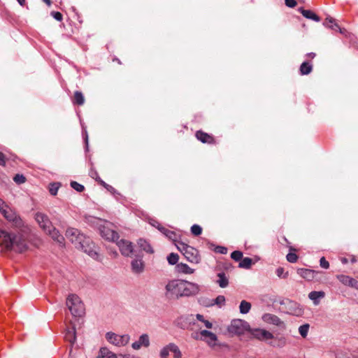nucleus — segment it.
<instances>
[{"label": "nucleus", "instance_id": "obj_1", "mask_svg": "<svg viewBox=\"0 0 358 358\" xmlns=\"http://www.w3.org/2000/svg\"><path fill=\"white\" fill-rule=\"evenodd\" d=\"M0 246L6 250L19 253L28 249L27 239L22 233H10L5 230H0Z\"/></svg>", "mask_w": 358, "mask_h": 358}, {"label": "nucleus", "instance_id": "obj_2", "mask_svg": "<svg viewBox=\"0 0 358 358\" xmlns=\"http://www.w3.org/2000/svg\"><path fill=\"white\" fill-rule=\"evenodd\" d=\"M66 238L77 248L90 256L95 258L98 255L93 250L94 245L89 237H86L83 234L76 228H69L66 231Z\"/></svg>", "mask_w": 358, "mask_h": 358}, {"label": "nucleus", "instance_id": "obj_3", "mask_svg": "<svg viewBox=\"0 0 358 358\" xmlns=\"http://www.w3.org/2000/svg\"><path fill=\"white\" fill-rule=\"evenodd\" d=\"M176 246L189 262L193 264H198L200 262L201 257L199 254V251L196 248L188 245L182 241L176 243Z\"/></svg>", "mask_w": 358, "mask_h": 358}, {"label": "nucleus", "instance_id": "obj_4", "mask_svg": "<svg viewBox=\"0 0 358 358\" xmlns=\"http://www.w3.org/2000/svg\"><path fill=\"white\" fill-rule=\"evenodd\" d=\"M66 306L74 317H81L85 313V306L76 294H70L66 299Z\"/></svg>", "mask_w": 358, "mask_h": 358}, {"label": "nucleus", "instance_id": "obj_5", "mask_svg": "<svg viewBox=\"0 0 358 358\" xmlns=\"http://www.w3.org/2000/svg\"><path fill=\"white\" fill-rule=\"evenodd\" d=\"M182 280H170L165 287V296L169 299H178L182 297Z\"/></svg>", "mask_w": 358, "mask_h": 358}, {"label": "nucleus", "instance_id": "obj_6", "mask_svg": "<svg viewBox=\"0 0 358 358\" xmlns=\"http://www.w3.org/2000/svg\"><path fill=\"white\" fill-rule=\"evenodd\" d=\"M296 273L306 280L313 282H320L323 275V272L322 271L303 268H298Z\"/></svg>", "mask_w": 358, "mask_h": 358}, {"label": "nucleus", "instance_id": "obj_7", "mask_svg": "<svg viewBox=\"0 0 358 358\" xmlns=\"http://www.w3.org/2000/svg\"><path fill=\"white\" fill-rule=\"evenodd\" d=\"M106 338L110 343L115 346L122 347L127 345L130 337L127 334L119 335L113 332H108L106 334Z\"/></svg>", "mask_w": 358, "mask_h": 358}, {"label": "nucleus", "instance_id": "obj_8", "mask_svg": "<svg viewBox=\"0 0 358 358\" xmlns=\"http://www.w3.org/2000/svg\"><path fill=\"white\" fill-rule=\"evenodd\" d=\"M249 327L250 326L247 322L236 319L231 321V324L228 327V331L231 334L241 335L248 330Z\"/></svg>", "mask_w": 358, "mask_h": 358}, {"label": "nucleus", "instance_id": "obj_9", "mask_svg": "<svg viewBox=\"0 0 358 358\" xmlns=\"http://www.w3.org/2000/svg\"><path fill=\"white\" fill-rule=\"evenodd\" d=\"M199 291L200 287L199 285L182 280V297L195 296Z\"/></svg>", "mask_w": 358, "mask_h": 358}, {"label": "nucleus", "instance_id": "obj_10", "mask_svg": "<svg viewBox=\"0 0 358 358\" xmlns=\"http://www.w3.org/2000/svg\"><path fill=\"white\" fill-rule=\"evenodd\" d=\"M1 214L8 222H12L15 226L20 227L22 224L20 217L8 206H6V208L3 209Z\"/></svg>", "mask_w": 358, "mask_h": 358}, {"label": "nucleus", "instance_id": "obj_11", "mask_svg": "<svg viewBox=\"0 0 358 358\" xmlns=\"http://www.w3.org/2000/svg\"><path fill=\"white\" fill-rule=\"evenodd\" d=\"M35 218L40 227L45 232L49 230V229L52 228L53 225L46 215L41 213H37Z\"/></svg>", "mask_w": 358, "mask_h": 358}, {"label": "nucleus", "instance_id": "obj_12", "mask_svg": "<svg viewBox=\"0 0 358 358\" xmlns=\"http://www.w3.org/2000/svg\"><path fill=\"white\" fill-rule=\"evenodd\" d=\"M117 244L122 255L127 257H130L132 255L134 252V247L131 242L122 239L118 241Z\"/></svg>", "mask_w": 358, "mask_h": 358}, {"label": "nucleus", "instance_id": "obj_13", "mask_svg": "<svg viewBox=\"0 0 358 358\" xmlns=\"http://www.w3.org/2000/svg\"><path fill=\"white\" fill-rule=\"evenodd\" d=\"M196 138L203 143L215 144L216 141L213 136L208 134L201 130H199L195 134Z\"/></svg>", "mask_w": 358, "mask_h": 358}, {"label": "nucleus", "instance_id": "obj_14", "mask_svg": "<svg viewBox=\"0 0 358 358\" xmlns=\"http://www.w3.org/2000/svg\"><path fill=\"white\" fill-rule=\"evenodd\" d=\"M200 334L202 337L201 339L206 342L208 345H215L217 337L215 334L208 330H201Z\"/></svg>", "mask_w": 358, "mask_h": 358}, {"label": "nucleus", "instance_id": "obj_15", "mask_svg": "<svg viewBox=\"0 0 358 358\" xmlns=\"http://www.w3.org/2000/svg\"><path fill=\"white\" fill-rule=\"evenodd\" d=\"M254 338L261 341H267L273 338V335L265 329H254L252 331Z\"/></svg>", "mask_w": 358, "mask_h": 358}, {"label": "nucleus", "instance_id": "obj_16", "mask_svg": "<svg viewBox=\"0 0 358 358\" xmlns=\"http://www.w3.org/2000/svg\"><path fill=\"white\" fill-rule=\"evenodd\" d=\"M150 346V338L147 334H142L138 341L132 343L131 347L134 350H139L141 347L148 348Z\"/></svg>", "mask_w": 358, "mask_h": 358}, {"label": "nucleus", "instance_id": "obj_17", "mask_svg": "<svg viewBox=\"0 0 358 358\" xmlns=\"http://www.w3.org/2000/svg\"><path fill=\"white\" fill-rule=\"evenodd\" d=\"M338 280L345 285L353 287L358 290V280L348 275H337Z\"/></svg>", "mask_w": 358, "mask_h": 358}, {"label": "nucleus", "instance_id": "obj_18", "mask_svg": "<svg viewBox=\"0 0 358 358\" xmlns=\"http://www.w3.org/2000/svg\"><path fill=\"white\" fill-rule=\"evenodd\" d=\"M263 320L267 323L272 324L278 327L285 328V323L276 315L273 314H265L263 316Z\"/></svg>", "mask_w": 358, "mask_h": 358}, {"label": "nucleus", "instance_id": "obj_19", "mask_svg": "<svg viewBox=\"0 0 358 358\" xmlns=\"http://www.w3.org/2000/svg\"><path fill=\"white\" fill-rule=\"evenodd\" d=\"M131 269L134 273H141L144 270V262L142 260V256H137V258L132 260Z\"/></svg>", "mask_w": 358, "mask_h": 358}, {"label": "nucleus", "instance_id": "obj_20", "mask_svg": "<svg viewBox=\"0 0 358 358\" xmlns=\"http://www.w3.org/2000/svg\"><path fill=\"white\" fill-rule=\"evenodd\" d=\"M48 234L55 241L57 242L60 245L64 244V237L59 234V231L52 226V228L49 229L45 232Z\"/></svg>", "mask_w": 358, "mask_h": 358}, {"label": "nucleus", "instance_id": "obj_21", "mask_svg": "<svg viewBox=\"0 0 358 358\" xmlns=\"http://www.w3.org/2000/svg\"><path fill=\"white\" fill-rule=\"evenodd\" d=\"M101 233L103 237L109 241H117L119 238L118 234L116 231L109 229L103 228V229L101 231Z\"/></svg>", "mask_w": 358, "mask_h": 358}, {"label": "nucleus", "instance_id": "obj_22", "mask_svg": "<svg viewBox=\"0 0 358 358\" xmlns=\"http://www.w3.org/2000/svg\"><path fill=\"white\" fill-rule=\"evenodd\" d=\"M137 244L141 250H143L148 254H153L155 252L150 243L145 239L140 238L138 241Z\"/></svg>", "mask_w": 358, "mask_h": 358}, {"label": "nucleus", "instance_id": "obj_23", "mask_svg": "<svg viewBox=\"0 0 358 358\" xmlns=\"http://www.w3.org/2000/svg\"><path fill=\"white\" fill-rule=\"evenodd\" d=\"M324 25L334 30L339 31L341 33H343L345 30H343L338 24L336 22L335 20L331 17H328L326 18Z\"/></svg>", "mask_w": 358, "mask_h": 358}, {"label": "nucleus", "instance_id": "obj_24", "mask_svg": "<svg viewBox=\"0 0 358 358\" xmlns=\"http://www.w3.org/2000/svg\"><path fill=\"white\" fill-rule=\"evenodd\" d=\"M299 10L302 14V15L307 19L313 20L315 22H320L321 20L317 15H316L310 10H305L303 8H299Z\"/></svg>", "mask_w": 358, "mask_h": 358}, {"label": "nucleus", "instance_id": "obj_25", "mask_svg": "<svg viewBox=\"0 0 358 358\" xmlns=\"http://www.w3.org/2000/svg\"><path fill=\"white\" fill-rule=\"evenodd\" d=\"M159 230L164 234L169 239L175 242V244L178 241H177L178 235L173 231H171L165 227H159Z\"/></svg>", "mask_w": 358, "mask_h": 358}, {"label": "nucleus", "instance_id": "obj_26", "mask_svg": "<svg viewBox=\"0 0 358 358\" xmlns=\"http://www.w3.org/2000/svg\"><path fill=\"white\" fill-rule=\"evenodd\" d=\"M72 103L74 105L83 106L85 103V97L81 92L76 91L72 98Z\"/></svg>", "mask_w": 358, "mask_h": 358}, {"label": "nucleus", "instance_id": "obj_27", "mask_svg": "<svg viewBox=\"0 0 358 358\" xmlns=\"http://www.w3.org/2000/svg\"><path fill=\"white\" fill-rule=\"evenodd\" d=\"M96 358H117L116 355L106 348H101Z\"/></svg>", "mask_w": 358, "mask_h": 358}, {"label": "nucleus", "instance_id": "obj_28", "mask_svg": "<svg viewBox=\"0 0 358 358\" xmlns=\"http://www.w3.org/2000/svg\"><path fill=\"white\" fill-rule=\"evenodd\" d=\"M273 341L269 343V344L273 347L276 348H283L287 344V340L285 337L281 336L279 338H275L273 336V338H272Z\"/></svg>", "mask_w": 358, "mask_h": 358}, {"label": "nucleus", "instance_id": "obj_29", "mask_svg": "<svg viewBox=\"0 0 358 358\" xmlns=\"http://www.w3.org/2000/svg\"><path fill=\"white\" fill-rule=\"evenodd\" d=\"M324 295L325 294L322 291H313L309 293L308 297L313 301L315 305H317L319 303L318 299L324 297Z\"/></svg>", "mask_w": 358, "mask_h": 358}, {"label": "nucleus", "instance_id": "obj_30", "mask_svg": "<svg viewBox=\"0 0 358 358\" xmlns=\"http://www.w3.org/2000/svg\"><path fill=\"white\" fill-rule=\"evenodd\" d=\"M217 277L219 278V279L217 280V282L218 283L220 287L224 288L228 286L229 280L227 276L225 275L224 273H219L217 274Z\"/></svg>", "mask_w": 358, "mask_h": 358}, {"label": "nucleus", "instance_id": "obj_31", "mask_svg": "<svg viewBox=\"0 0 358 358\" xmlns=\"http://www.w3.org/2000/svg\"><path fill=\"white\" fill-rule=\"evenodd\" d=\"M313 70V66L308 62H303L300 66V73L301 75H308Z\"/></svg>", "mask_w": 358, "mask_h": 358}, {"label": "nucleus", "instance_id": "obj_32", "mask_svg": "<svg viewBox=\"0 0 358 358\" xmlns=\"http://www.w3.org/2000/svg\"><path fill=\"white\" fill-rule=\"evenodd\" d=\"M225 303V297L222 295H219L217 296L215 299H212L210 301V303H208L207 306H211L213 305H217L218 306L221 307L223 306Z\"/></svg>", "mask_w": 358, "mask_h": 358}, {"label": "nucleus", "instance_id": "obj_33", "mask_svg": "<svg viewBox=\"0 0 358 358\" xmlns=\"http://www.w3.org/2000/svg\"><path fill=\"white\" fill-rule=\"evenodd\" d=\"M177 268H178V271L184 273H187V274H191V273H193V272H194V269L191 268L186 264H182V263L178 264L177 265Z\"/></svg>", "mask_w": 358, "mask_h": 358}, {"label": "nucleus", "instance_id": "obj_34", "mask_svg": "<svg viewBox=\"0 0 358 358\" xmlns=\"http://www.w3.org/2000/svg\"><path fill=\"white\" fill-rule=\"evenodd\" d=\"M253 264L252 260L250 257H245L242 258L241 262L239 263L238 266L240 268H243L248 269L251 267L252 264Z\"/></svg>", "mask_w": 358, "mask_h": 358}, {"label": "nucleus", "instance_id": "obj_35", "mask_svg": "<svg viewBox=\"0 0 358 358\" xmlns=\"http://www.w3.org/2000/svg\"><path fill=\"white\" fill-rule=\"evenodd\" d=\"M250 308H251L250 303H249L246 301H244V300L241 302V304L239 306L241 313L246 314L250 311Z\"/></svg>", "mask_w": 358, "mask_h": 358}, {"label": "nucleus", "instance_id": "obj_36", "mask_svg": "<svg viewBox=\"0 0 358 358\" xmlns=\"http://www.w3.org/2000/svg\"><path fill=\"white\" fill-rule=\"evenodd\" d=\"M170 349L171 352L173 353L174 358H181L182 353L179 349V348L173 343H170Z\"/></svg>", "mask_w": 358, "mask_h": 358}, {"label": "nucleus", "instance_id": "obj_37", "mask_svg": "<svg viewBox=\"0 0 358 358\" xmlns=\"http://www.w3.org/2000/svg\"><path fill=\"white\" fill-rule=\"evenodd\" d=\"M65 338L71 343L76 341V330L73 327L71 330H68L65 335Z\"/></svg>", "mask_w": 358, "mask_h": 358}, {"label": "nucleus", "instance_id": "obj_38", "mask_svg": "<svg viewBox=\"0 0 358 358\" xmlns=\"http://www.w3.org/2000/svg\"><path fill=\"white\" fill-rule=\"evenodd\" d=\"M309 327L310 325L308 324H305L299 327V332L303 338H306L307 336Z\"/></svg>", "mask_w": 358, "mask_h": 358}, {"label": "nucleus", "instance_id": "obj_39", "mask_svg": "<svg viewBox=\"0 0 358 358\" xmlns=\"http://www.w3.org/2000/svg\"><path fill=\"white\" fill-rule=\"evenodd\" d=\"M196 317L199 321L202 322L206 328L211 329L213 327V324L210 321L205 320L202 315L196 314Z\"/></svg>", "mask_w": 358, "mask_h": 358}, {"label": "nucleus", "instance_id": "obj_40", "mask_svg": "<svg viewBox=\"0 0 358 358\" xmlns=\"http://www.w3.org/2000/svg\"><path fill=\"white\" fill-rule=\"evenodd\" d=\"M191 232L194 236H198L202 233V228L198 224H194L191 227Z\"/></svg>", "mask_w": 358, "mask_h": 358}, {"label": "nucleus", "instance_id": "obj_41", "mask_svg": "<svg viewBox=\"0 0 358 358\" xmlns=\"http://www.w3.org/2000/svg\"><path fill=\"white\" fill-rule=\"evenodd\" d=\"M169 352H171L170 349V343L165 347H164L160 351V357L161 358H168L169 355Z\"/></svg>", "mask_w": 358, "mask_h": 358}, {"label": "nucleus", "instance_id": "obj_42", "mask_svg": "<svg viewBox=\"0 0 358 358\" xmlns=\"http://www.w3.org/2000/svg\"><path fill=\"white\" fill-rule=\"evenodd\" d=\"M71 187L78 192H82L85 189V187L83 185L76 181L71 182Z\"/></svg>", "mask_w": 358, "mask_h": 358}, {"label": "nucleus", "instance_id": "obj_43", "mask_svg": "<svg viewBox=\"0 0 358 358\" xmlns=\"http://www.w3.org/2000/svg\"><path fill=\"white\" fill-rule=\"evenodd\" d=\"M178 255L177 254H175V253H171L168 257H167V260L169 262V263L171 265H174L176 264L178 261Z\"/></svg>", "mask_w": 358, "mask_h": 358}, {"label": "nucleus", "instance_id": "obj_44", "mask_svg": "<svg viewBox=\"0 0 358 358\" xmlns=\"http://www.w3.org/2000/svg\"><path fill=\"white\" fill-rule=\"evenodd\" d=\"M231 258L233 259L236 262H238L243 258V252L239 250L234 251L231 254Z\"/></svg>", "mask_w": 358, "mask_h": 358}, {"label": "nucleus", "instance_id": "obj_45", "mask_svg": "<svg viewBox=\"0 0 358 358\" xmlns=\"http://www.w3.org/2000/svg\"><path fill=\"white\" fill-rule=\"evenodd\" d=\"M59 183H52L50 185L49 191L52 195H56L59 189Z\"/></svg>", "mask_w": 358, "mask_h": 358}, {"label": "nucleus", "instance_id": "obj_46", "mask_svg": "<svg viewBox=\"0 0 358 358\" xmlns=\"http://www.w3.org/2000/svg\"><path fill=\"white\" fill-rule=\"evenodd\" d=\"M13 180L17 183V184H22L24 182H25L26 181V178L25 177L22 175V174H16L14 178H13Z\"/></svg>", "mask_w": 358, "mask_h": 358}, {"label": "nucleus", "instance_id": "obj_47", "mask_svg": "<svg viewBox=\"0 0 358 358\" xmlns=\"http://www.w3.org/2000/svg\"><path fill=\"white\" fill-rule=\"evenodd\" d=\"M287 260L290 263H295L298 260V256L296 254L289 252L287 255Z\"/></svg>", "mask_w": 358, "mask_h": 358}, {"label": "nucleus", "instance_id": "obj_48", "mask_svg": "<svg viewBox=\"0 0 358 358\" xmlns=\"http://www.w3.org/2000/svg\"><path fill=\"white\" fill-rule=\"evenodd\" d=\"M276 274L279 278H287L288 276V272L284 273V268L279 267L276 269Z\"/></svg>", "mask_w": 358, "mask_h": 358}, {"label": "nucleus", "instance_id": "obj_49", "mask_svg": "<svg viewBox=\"0 0 358 358\" xmlns=\"http://www.w3.org/2000/svg\"><path fill=\"white\" fill-rule=\"evenodd\" d=\"M320 265L322 268H325V269H327L329 268V263L328 262V261H327V259H325L324 257H322L320 258Z\"/></svg>", "mask_w": 358, "mask_h": 358}, {"label": "nucleus", "instance_id": "obj_50", "mask_svg": "<svg viewBox=\"0 0 358 358\" xmlns=\"http://www.w3.org/2000/svg\"><path fill=\"white\" fill-rule=\"evenodd\" d=\"M51 15L55 19L57 20V21H62V19H63V16H62V14L59 12H57V11H52L51 13Z\"/></svg>", "mask_w": 358, "mask_h": 358}, {"label": "nucleus", "instance_id": "obj_51", "mask_svg": "<svg viewBox=\"0 0 358 358\" xmlns=\"http://www.w3.org/2000/svg\"><path fill=\"white\" fill-rule=\"evenodd\" d=\"M215 252L220 254H227V248L224 246H217L215 249Z\"/></svg>", "mask_w": 358, "mask_h": 358}, {"label": "nucleus", "instance_id": "obj_52", "mask_svg": "<svg viewBox=\"0 0 358 358\" xmlns=\"http://www.w3.org/2000/svg\"><path fill=\"white\" fill-rule=\"evenodd\" d=\"M285 5L289 8H294L296 6L295 0H285Z\"/></svg>", "mask_w": 358, "mask_h": 358}, {"label": "nucleus", "instance_id": "obj_53", "mask_svg": "<svg viewBox=\"0 0 358 358\" xmlns=\"http://www.w3.org/2000/svg\"><path fill=\"white\" fill-rule=\"evenodd\" d=\"M0 165L1 166H5L6 165L5 156L1 152H0Z\"/></svg>", "mask_w": 358, "mask_h": 358}, {"label": "nucleus", "instance_id": "obj_54", "mask_svg": "<svg viewBox=\"0 0 358 358\" xmlns=\"http://www.w3.org/2000/svg\"><path fill=\"white\" fill-rule=\"evenodd\" d=\"M6 206H7L4 201L0 199V212L1 213L3 211V209H5L6 208Z\"/></svg>", "mask_w": 358, "mask_h": 358}, {"label": "nucleus", "instance_id": "obj_55", "mask_svg": "<svg viewBox=\"0 0 358 358\" xmlns=\"http://www.w3.org/2000/svg\"><path fill=\"white\" fill-rule=\"evenodd\" d=\"M191 317H193V315H191L188 317H181L180 318H179V320H189L190 321L191 320Z\"/></svg>", "mask_w": 358, "mask_h": 358}, {"label": "nucleus", "instance_id": "obj_56", "mask_svg": "<svg viewBox=\"0 0 358 358\" xmlns=\"http://www.w3.org/2000/svg\"><path fill=\"white\" fill-rule=\"evenodd\" d=\"M48 6H50L52 3L51 0H43Z\"/></svg>", "mask_w": 358, "mask_h": 358}, {"label": "nucleus", "instance_id": "obj_57", "mask_svg": "<svg viewBox=\"0 0 358 358\" xmlns=\"http://www.w3.org/2000/svg\"><path fill=\"white\" fill-rule=\"evenodd\" d=\"M308 56L310 58H314L315 57V53L314 52H310V53H308Z\"/></svg>", "mask_w": 358, "mask_h": 358}, {"label": "nucleus", "instance_id": "obj_58", "mask_svg": "<svg viewBox=\"0 0 358 358\" xmlns=\"http://www.w3.org/2000/svg\"><path fill=\"white\" fill-rule=\"evenodd\" d=\"M17 2L21 5V6H24V3H25V0H17Z\"/></svg>", "mask_w": 358, "mask_h": 358}, {"label": "nucleus", "instance_id": "obj_59", "mask_svg": "<svg viewBox=\"0 0 358 358\" xmlns=\"http://www.w3.org/2000/svg\"><path fill=\"white\" fill-rule=\"evenodd\" d=\"M102 183H103V185L105 187H106L108 189H109L110 188H111V189L113 188V187H112V186H110V185H106L104 182H102Z\"/></svg>", "mask_w": 358, "mask_h": 358}, {"label": "nucleus", "instance_id": "obj_60", "mask_svg": "<svg viewBox=\"0 0 358 358\" xmlns=\"http://www.w3.org/2000/svg\"><path fill=\"white\" fill-rule=\"evenodd\" d=\"M341 262L343 264H347L348 263V259L345 257L342 258L341 259Z\"/></svg>", "mask_w": 358, "mask_h": 358}, {"label": "nucleus", "instance_id": "obj_61", "mask_svg": "<svg viewBox=\"0 0 358 358\" xmlns=\"http://www.w3.org/2000/svg\"><path fill=\"white\" fill-rule=\"evenodd\" d=\"M356 261H357V260H356L355 257H352V259H351V262H352V263L355 262Z\"/></svg>", "mask_w": 358, "mask_h": 358}, {"label": "nucleus", "instance_id": "obj_62", "mask_svg": "<svg viewBox=\"0 0 358 358\" xmlns=\"http://www.w3.org/2000/svg\"><path fill=\"white\" fill-rule=\"evenodd\" d=\"M283 238H284V240H285L287 243H288V241L287 240V238H286L285 237H284Z\"/></svg>", "mask_w": 358, "mask_h": 358}, {"label": "nucleus", "instance_id": "obj_63", "mask_svg": "<svg viewBox=\"0 0 358 358\" xmlns=\"http://www.w3.org/2000/svg\"><path fill=\"white\" fill-rule=\"evenodd\" d=\"M181 328L185 329V326H180Z\"/></svg>", "mask_w": 358, "mask_h": 358}, {"label": "nucleus", "instance_id": "obj_64", "mask_svg": "<svg viewBox=\"0 0 358 358\" xmlns=\"http://www.w3.org/2000/svg\"><path fill=\"white\" fill-rule=\"evenodd\" d=\"M357 278H358V275H357Z\"/></svg>", "mask_w": 358, "mask_h": 358}]
</instances>
